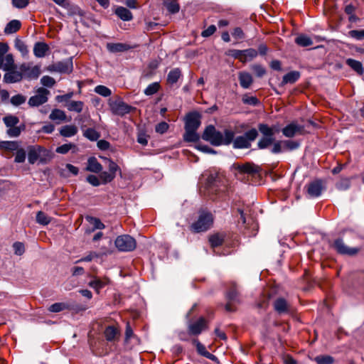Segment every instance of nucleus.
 <instances>
[{"mask_svg": "<svg viewBox=\"0 0 364 364\" xmlns=\"http://www.w3.org/2000/svg\"><path fill=\"white\" fill-rule=\"evenodd\" d=\"M235 133L230 129H225L223 133L216 129L215 126L210 124L205 127L201 136L202 139L213 146L229 145L232 143Z\"/></svg>", "mask_w": 364, "mask_h": 364, "instance_id": "nucleus-1", "label": "nucleus"}, {"mask_svg": "<svg viewBox=\"0 0 364 364\" xmlns=\"http://www.w3.org/2000/svg\"><path fill=\"white\" fill-rule=\"evenodd\" d=\"M200 125V115L197 112L188 113L185 118V134L183 139L188 142L199 141L200 136L196 132Z\"/></svg>", "mask_w": 364, "mask_h": 364, "instance_id": "nucleus-2", "label": "nucleus"}, {"mask_svg": "<svg viewBox=\"0 0 364 364\" xmlns=\"http://www.w3.org/2000/svg\"><path fill=\"white\" fill-rule=\"evenodd\" d=\"M206 189L213 200L220 198L228 191L227 180L218 175L210 174L206 180Z\"/></svg>", "mask_w": 364, "mask_h": 364, "instance_id": "nucleus-3", "label": "nucleus"}, {"mask_svg": "<svg viewBox=\"0 0 364 364\" xmlns=\"http://www.w3.org/2000/svg\"><path fill=\"white\" fill-rule=\"evenodd\" d=\"M213 222V215L207 211H201L198 220L191 225L193 232H201L208 230Z\"/></svg>", "mask_w": 364, "mask_h": 364, "instance_id": "nucleus-4", "label": "nucleus"}, {"mask_svg": "<svg viewBox=\"0 0 364 364\" xmlns=\"http://www.w3.org/2000/svg\"><path fill=\"white\" fill-rule=\"evenodd\" d=\"M232 168L237 171L235 173V175L237 178H239V175L242 174L254 176L256 174H259L262 171V168L253 162H246L244 164L235 163L232 164Z\"/></svg>", "mask_w": 364, "mask_h": 364, "instance_id": "nucleus-5", "label": "nucleus"}, {"mask_svg": "<svg viewBox=\"0 0 364 364\" xmlns=\"http://www.w3.org/2000/svg\"><path fill=\"white\" fill-rule=\"evenodd\" d=\"M225 299L227 303L225 305V309L228 312H234L236 311V308L234 304H240V293L237 290L235 283H232L230 287L225 294Z\"/></svg>", "mask_w": 364, "mask_h": 364, "instance_id": "nucleus-6", "label": "nucleus"}, {"mask_svg": "<svg viewBox=\"0 0 364 364\" xmlns=\"http://www.w3.org/2000/svg\"><path fill=\"white\" fill-rule=\"evenodd\" d=\"M117 250L120 252H132L136 249V240L129 235L118 236L114 241Z\"/></svg>", "mask_w": 364, "mask_h": 364, "instance_id": "nucleus-7", "label": "nucleus"}, {"mask_svg": "<svg viewBox=\"0 0 364 364\" xmlns=\"http://www.w3.org/2000/svg\"><path fill=\"white\" fill-rule=\"evenodd\" d=\"M330 246L338 254L341 255L354 256L360 250L359 247H350L347 246L341 237L336 238Z\"/></svg>", "mask_w": 364, "mask_h": 364, "instance_id": "nucleus-8", "label": "nucleus"}, {"mask_svg": "<svg viewBox=\"0 0 364 364\" xmlns=\"http://www.w3.org/2000/svg\"><path fill=\"white\" fill-rule=\"evenodd\" d=\"M37 94L29 98L28 104L30 107H38L47 102L48 100L49 90L44 87H40L37 90Z\"/></svg>", "mask_w": 364, "mask_h": 364, "instance_id": "nucleus-9", "label": "nucleus"}, {"mask_svg": "<svg viewBox=\"0 0 364 364\" xmlns=\"http://www.w3.org/2000/svg\"><path fill=\"white\" fill-rule=\"evenodd\" d=\"M208 328L206 320L200 317L196 322L191 323L188 326V333L191 336H198L203 330Z\"/></svg>", "mask_w": 364, "mask_h": 364, "instance_id": "nucleus-10", "label": "nucleus"}, {"mask_svg": "<svg viewBox=\"0 0 364 364\" xmlns=\"http://www.w3.org/2000/svg\"><path fill=\"white\" fill-rule=\"evenodd\" d=\"M272 305L274 311L279 315L289 314L291 311L290 304L283 297L277 298Z\"/></svg>", "mask_w": 364, "mask_h": 364, "instance_id": "nucleus-11", "label": "nucleus"}, {"mask_svg": "<svg viewBox=\"0 0 364 364\" xmlns=\"http://www.w3.org/2000/svg\"><path fill=\"white\" fill-rule=\"evenodd\" d=\"M48 70L63 73H70L73 70L72 59L70 58L65 61H60L54 63L48 67Z\"/></svg>", "mask_w": 364, "mask_h": 364, "instance_id": "nucleus-12", "label": "nucleus"}, {"mask_svg": "<svg viewBox=\"0 0 364 364\" xmlns=\"http://www.w3.org/2000/svg\"><path fill=\"white\" fill-rule=\"evenodd\" d=\"M110 106L112 113L119 116L129 113L133 109L132 106L123 101H115L112 102Z\"/></svg>", "mask_w": 364, "mask_h": 364, "instance_id": "nucleus-13", "label": "nucleus"}, {"mask_svg": "<svg viewBox=\"0 0 364 364\" xmlns=\"http://www.w3.org/2000/svg\"><path fill=\"white\" fill-rule=\"evenodd\" d=\"M20 70L23 75L29 79H36L41 74V69L38 65L30 67L24 63L20 66Z\"/></svg>", "mask_w": 364, "mask_h": 364, "instance_id": "nucleus-14", "label": "nucleus"}, {"mask_svg": "<svg viewBox=\"0 0 364 364\" xmlns=\"http://www.w3.org/2000/svg\"><path fill=\"white\" fill-rule=\"evenodd\" d=\"M304 127L296 123H290L282 129V134L288 138L294 137L297 134H301Z\"/></svg>", "mask_w": 364, "mask_h": 364, "instance_id": "nucleus-15", "label": "nucleus"}, {"mask_svg": "<svg viewBox=\"0 0 364 364\" xmlns=\"http://www.w3.org/2000/svg\"><path fill=\"white\" fill-rule=\"evenodd\" d=\"M323 187L321 180H316L309 183L307 193L312 198H316L321 196Z\"/></svg>", "mask_w": 364, "mask_h": 364, "instance_id": "nucleus-16", "label": "nucleus"}, {"mask_svg": "<svg viewBox=\"0 0 364 364\" xmlns=\"http://www.w3.org/2000/svg\"><path fill=\"white\" fill-rule=\"evenodd\" d=\"M106 48L109 53H117L127 51L135 46H131L127 43H107Z\"/></svg>", "mask_w": 364, "mask_h": 364, "instance_id": "nucleus-17", "label": "nucleus"}, {"mask_svg": "<svg viewBox=\"0 0 364 364\" xmlns=\"http://www.w3.org/2000/svg\"><path fill=\"white\" fill-rule=\"evenodd\" d=\"M44 149L40 146H28V160L29 164H34L39 159Z\"/></svg>", "mask_w": 364, "mask_h": 364, "instance_id": "nucleus-18", "label": "nucleus"}, {"mask_svg": "<svg viewBox=\"0 0 364 364\" xmlns=\"http://www.w3.org/2000/svg\"><path fill=\"white\" fill-rule=\"evenodd\" d=\"M8 72L4 75V81L6 83H14L20 82L23 78L21 72L16 70H7Z\"/></svg>", "mask_w": 364, "mask_h": 364, "instance_id": "nucleus-19", "label": "nucleus"}, {"mask_svg": "<svg viewBox=\"0 0 364 364\" xmlns=\"http://www.w3.org/2000/svg\"><path fill=\"white\" fill-rule=\"evenodd\" d=\"M103 169L102 164L95 156L90 157L87 160L86 171L95 173H100Z\"/></svg>", "mask_w": 364, "mask_h": 364, "instance_id": "nucleus-20", "label": "nucleus"}, {"mask_svg": "<svg viewBox=\"0 0 364 364\" xmlns=\"http://www.w3.org/2000/svg\"><path fill=\"white\" fill-rule=\"evenodd\" d=\"M238 80L240 86L244 89H248L253 82V78L251 74L245 71L238 73Z\"/></svg>", "mask_w": 364, "mask_h": 364, "instance_id": "nucleus-21", "label": "nucleus"}, {"mask_svg": "<svg viewBox=\"0 0 364 364\" xmlns=\"http://www.w3.org/2000/svg\"><path fill=\"white\" fill-rule=\"evenodd\" d=\"M49 50V46L44 42H36L33 46V54L37 58H43Z\"/></svg>", "mask_w": 364, "mask_h": 364, "instance_id": "nucleus-22", "label": "nucleus"}, {"mask_svg": "<svg viewBox=\"0 0 364 364\" xmlns=\"http://www.w3.org/2000/svg\"><path fill=\"white\" fill-rule=\"evenodd\" d=\"M300 72L296 70L291 71L283 76L280 85L284 86L289 83L294 84L300 78Z\"/></svg>", "mask_w": 364, "mask_h": 364, "instance_id": "nucleus-23", "label": "nucleus"}, {"mask_svg": "<svg viewBox=\"0 0 364 364\" xmlns=\"http://www.w3.org/2000/svg\"><path fill=\"white\" fill-rule=\"evenodd\" d=\"M182 73L180 68H176L171 70L167 75L166 81L168 85H173L176 84L181 77Z\"/></svg>", "mask_w": 364, "mask_h": 364, "instance_id": "nucleus-24", "label": "nucleus"}, {"mask_svg": "<svg viewBox=\"0 0 364 364\" xmlns=\"http://www.w3.org/2000/svg\"><path fill=\"white\" fill-rule=\"evenodd\" d=\"M225 238V234L224 233H215L209 237V242L212 247H217L223 245Z\"/></svg>", "mask_w": 364, "mask_h": 364, "instance_id": "nucleus-25", "label": "nucleus"}, {"mask_svg": "<svg viewBox=\"0 0 364 364\" xmlns=\"http://www.w3.org/2000/svg\"><path fill=\"white\" fill-rule=\"evenodd\" d=\"M232 143L235 149H249L251 147V144L247 141L243 135L238 136L235 139L233 138Z\"/></svg>", "mask_w": 364, "mask_h": 364, "instance_id": "nucleus-26", "label": "nucleus"}, {"mask_svg": "<svg viewBox=\"0 0 364 364\" xmlns=\"http://www.w3.org/2000/svg\"><path fill=\"white\" fill-rule=\"evenodd\" d=\"M116 15L123 21H131L133 18L132 12L127 8L119 6L115 10Z\"/></svg>", "mask_w": 364, "mask_h": 364, "instance_id": "nucleus-27", "label": "nucleus"}, {"mask_svg": "<svg viewBox=\"0 0 364 364\" xmlns=\"http://www.w3.org/2000/svg\"><path fill=\"white\" fill-rule=\"evenodd\" d=\"M21 23L20 21L11 20L6 24L4 31L6 34H12L17 32L21 28Z\"/></svg>", "mask_w": 364, "mask_h": 364, "instance_id": "nucleus-28", "label": "nucleus"}, {"mask_svg": "<svg viewBox=\"0 0 364 364\" xmlns=\"http://www.w3.org/2000/svg\"><path fill=\"white\" fill-rule=\"evenodd\" d=\"M20 146L19 142L16 141H0V149L13 151H16Z\"/></svg>", "mask_w": 364, "mask_h": 364, "instance_id": "nucleus-29", "label": "nucleus"}, {"mask_svg": "<svg viewBox=\"0 0 364 364\" xmlns=\"http://www.w3.org/2000/svg\"><path fill=\"white\" fill-rule=\"evenodd\" d=\"M109 282V279L105 278L101 279L100 278H95V279L90 281L89 282V285L94 288L97 291H99L101 289L105 287Z\"/></svg>", "mask_w": 364, "mask_h": 364, "instance_id": "nucleus-30", "label": "nucleus"}, {"mask_svg": "<svg viewBox=\"0 0 364 364\" xmlns=\"http://www.w3.org/2000/svg\"><path fill=\"white\" fill-rule=\"evenodd\" d=\"M346 65H348L351 69L355 71L358 74L362 75L363 73V68L361 62L352 59L348 58L346 60Z\"/></svg>", "mask_w": 364, "mask_h": 364, "instance_id": "nucleus-31", "label": "nucleus"}, {"mask_svg": "<svg viewBox=\"0 0 364 364\" xmlns=\"http://www.w3.org/2000/svg\"><path fill=\"white\" fill-rule=\"evenodd\" d=\"M119 333V331L113 326H107L104 332L105 336L107 341H115Z\"/></svg>", "mask_w": 364, "mask_h": 364, "instance_id": "nucleus-32", "label": "nucleus"}, {"mask_svg": "<svg viewBox=\"0 0 364 364\" xmlns=\"http://www.w3.org/2000/svg\"><path fill=\"white\" fill-rule=\"evenodd\" d=\"M77 132V128L75 125H65L62 127L60 134L64 137H71L75 136Z\"/></svg>", "mask_w": 364, "mask_h": 364, "instance_id": "nucleus-33", "label": "nucleus"}, {"mask_svg": "<svg viewBox=\"0 0 364 364\" xmlns=\"http://www.w3.org/2000/svg\"><path fill=\"white\" fill-rule=\"evenodd\" d=\"M242 53L243 55L242 59L241 58V62L243 63L253 60L258 55L257 50L254 48L242 50Z\"/></svg>", "mask_w": 364, "mask_h": 364, "instance_id": "nucleus-34", "label": "nucleus"}, {"mask_svg": "<svg viewBox=\"0 0 364 364\" xmlns=\"http://www.w3.org/2000/svg\"><path fill=\"white\" fill-rule=\"evenodd\" d=\"M258 129L262 134L263 136L274 137L275 134L274 128L269 127L267 124H259Z\"/></svg>", "mask_w": 364, "mask_h": 364, "instance_id": "nucleus-35", "label": "nucleus"}, {"mask_svg": "<svg viewBox=\"0 0 364 364\" xmlns=\"http://www.w3.org/2000/svg\"><path fill=\"white\" fill-rule=\"evenodd\" d=\"M295 43L302 47H307L313 44V41L306 35H299L295 38Z\"/></svg>", "mask_w": 364, "mask_h": 364, "instance_id": "nucleus-36", "label": "nucleus"}, {"mask_svg": "<svg viewBox=\"0 0 364 364\" xmlns=\"http://www.w3.org/2000/svg\"><path fill=\"white\" fill-rule=\"evenodd\" d=\"M83 102L82 101H70L66 105L69 111L80 113L83 109Z\"/></svg>", "mask_w": 364, "mask_h": 364, "instance_id": "nucleus-37", "label": "nucleus"}, {"mask_svg": "<svg viewBox=\"0 0 364 364\" xmlns=\"http://www.w3.org/2000/svg\"><path fill=\"white\" fill-rule=\"evenodd\" d=\"M49 118L53 121H64L66 119V114L63 110L54 109L50 114Z\"/></svg>", "mask_w": 364, "mask_h": 364, "instance_id": "nucleus-38", "label": "nucleus"}, {"mask_svg": "<svg viewBox=\"0 0 364 364\" xmlns=\"http://www.w3.org/2000/svg\"><path fill=\"white\" fill-rule=\"evenodd\" d=\"M3 122L6 127L9 128L11 127H15V125H17L19 122V119L16 116L9 114L3 118Z\"/></svg>", "mask_w": 364, "mask_h": 364, "instance_id": "nucleus-39", "label": "nucleus"}, {"mask_svg": "<svg viewBox=\"0 0 364 364\" xmlns=\"http://www.w3.org/2000/svg\"><path fill=\"white\" fill-rule=\"evenodd\" d=\"M69 305L63 302H58L50 305L48 311L53 313H58L63 310L68 309Z\"/></svg>", "mask_w": 364, "mask_h": 364, "instance_id": "nucleus-40", "label": "nucleus"}, {"mask_svg": "<svg viewBox=\"0 0 364 364\" xmlns=\"http://www.w3.org/2000/svg\"><path fill=\"white\" fill-rule=\"evenodd\" d=\"M84 136L90 141H97L100 137V134L98 132L92 128L87 129L83 134Z\"/></svg>", "mask_w": 364, "mask_h": 364, "instance_id": "nucleus-41", "label": "nucleus"}, {"mask_svg": "<svg viewBox=\"0 0 364 364\" xmlns=\"http://www.w3.org/2000/svg\"><path fill=\"white\" fill-rule=\"evenodd\" d=\"M274 137H262L257 142V147L259 149H267L269 146L273 144Z\"/></svg>", "mask_w": 364, "mask_h": 364, "instance_id": "nucleus-42", "label": "nucleus"}, {"mask_svg": "<svg viewBox=\"0 0 364 364\" xmlns=\"http://www.w3.org/2000/svg\"><path fill=\"white\" fill-rule=\"evenodd\" d=\"M14 43L15 48L22 54V55L25 56L28 55V47L22 40L16 38Z\"/></svg>", "mask_w": 364, "mask_h": 364, "instance_id": "nucleus-43", "label": "nucleus"}, {"mask_svg": "<svg viewBox=\"0 0 364 364\" xmlns=\"http://www.w3.org/2000/svg\"><path fill=\"white\" fill-rule=\"evenodd\" d=\"M51 218L44 212L38 211L36 214V222L38 224L46 225L50 223Z\"/></svg>", "mask_w": 364, "mask_h": 364, "instance_id": "nucleus-44", "label": "nucleus"}, {"mask_svg": "<svg viewBox=\"0 0 364 364\" xmlns=\"http://www.w3.org/2000/svg\"><path fill=\"white\" fill-rule=\"evenodd\" d=\"M160 87L161 86L159 82H153L147 86L144 90V93L147 96L153 95L159 90Z\"/></svg>", "mask_w": 364, "mask_h": 364, "instance_id": "nucleus-45", "label": "nucleus"}, {"mask_svg": "<svg viewBox=\"0 0 364 364\" xmlns=\"http://www.w3.org/2000/svg\"><path fill=\"white\" fill-rule=\"evenodd\" d=\"M317 364H333L334 359L332 356L328 355H320L314 358Z\"/></svg>", "mask_w": 364, "mask_h": 364, "instance_id": "nucleus-46", "label": "nucleus"}, {"mask_svg": "<svg viewBox=\"0 0 364 364\" xmlns=\"http://www.w3.org/2000/svg\"><path fill=\"white\" fill-rule=\"evenodd\" d=\"M350 178H342L336 183V187L339 191H346L350 187Z\"/></svg>", "mask_w": 364, "mask_h": 364, "instance_id": "nucleus-47", "label": "nucleus"}, {"mask_svg": "<svg viewBox=\"0 0 364 364\" xmlns=\"http://www.w3.org/2000/svg\"><path fill=\"white\" fill-rule=\"evenodd\" d=\"M99 178L101 184H107L112 182L114 179V176L107 171H101L99 173Z\"/></svg>", "mask_w": 364, "mask_h": 364, "instance_id": "nucleus-48", "label": "nucleus"}, {"mask_svg": "<svg viewBox=\"0 0 364 364\" xmlns=\"http://www.w3.org/2000/svg\"><path fill=\"white\" fill-rule=\"evenodd\" d=\"M95 92L102 97H109L112 95V91L109 88L105 85H97L95 88Z\"/></svg>", "mask_w": 364, "mask_h": 364, "instance_id": "nucleus-49", "label": "nucleus"}, {"mask_svg": "<svg viewBox=\"0 0 364 364\" xmlns=\"http://www.w3.org/2000/svg\"><path fill=\"white\" fill-rule=\"evenodd\" d=\"M251 70L255 73V75L258 77H262L267 73L266 69L259 64H254L251 65Z\"/></svg>", "mask_w": 364, "mask_h": 364, "instance_id": "nucleus-50", "label": "nucleus"}, {"mask_svg": "<svg viewBox=\"0 0 364 364\" xmlns=\"http://www.w3.org/2000/svg\"><path fill=\"white\" fill-rule=\"evenodd\" d=\"M243 136L247 141L251 144V142L254 141L258 136V131L255 128H252L251 129L245 132Z\"/></svg>", "mask_w": 364, "mask_h": 364, "instance_id": "nucleus-51", "label": "nucleus"}, {"mask_svg": "<svg viewBox=\"0 0 364 364\" xmlns=\"http://www.w3.org/2000/svg\"><path fill=\"white\" fill-rule=\"evenodd\" d=\"M26 100V96H24L21 94H18V95H16L11 97L10 102L14 106L17 107V106L21 105L22 104L25 103Z\"/></svg>", "mask_w": 364, "mask_h": 364, "instance_id": "nucleus-52", "label": "nucleus"}, {"mask_svg": "<svg viewBox=\"0 0 364 364\" xmlns=\"http://www.w3.org/2000/svg\"><path fill=\"white\" fill-rule=\"evenodd\" d=\"M165 6L166 7L168 12L171 14H176L179 11L180 6L176 1L173 0L169 2L165 3Z\"/></svg>", "mask_w": 364, "mask_h": 364, "instance_id": "nucleus-53", "label": "nucleus"}, {"mask_svg": "<svg viewBox=\"0 0 364 364\" xmlns=\"http://www.w3.org/2000/svg\"><path fill=\"white\" fill-rule=\"evenodd\" d=\"M348 36L357 41H361L364 39V29L361 30H350L348 33Z\"/></svg>", "mask_w": 364, "mask_h": 364, "instance_id": "nucleus-54", "label": "nucleus"}, {"mask_svg": "<svg viewBox=\"0 0 364 364\" xmlns=\"http://www.w3.org/2000/svg\"><path fill=\"white\" fill-rule=\"evenodd\" d=\"M76 148V145L72 143L65 144L56 148L58 154H66L70 149Z\"/></svg>", "mask_w": 364, "mask_h": 364, "instance_id": "nucleus-55", "label": "nucleus"}, {"mask_svg": "<svg viewBox=\"0 0 364 364\" xmlns=\"http://www.w3.org/2000/svg\"><path fill=\"white\" fill-rule=\"evenodd\" d=\"M87 220L90 223L93 225L95 230H102L105 229V225L101 222V220L95 217H87Z\"/></svg>", "mask_w": 364, "mask_h": 364, "instance_id": "nucleus-56", "label": "nucleus"}, {"mask_svg": "<svg viewBox=\"0 0 364 364\" xmlns=\"http://www.w3.org/2000/svg\"><path fill=\"white\" fill-rule=\"evenodd\" d=\"M4 61L5 63H4L2 68L4 70H9L14 68V60L13 55L11 54H6L4 57Z\"/></svg>", "mask_w": 364, "mask_h": 364, "instance_id": "nucleus-57", "label": "nucleus"}, {"mask_svg": "<svg viewBox=\"0 0 364 364\" xmlns=\"http://www.w3.org/2000/svg\"><path fill=\"white\" fill-rule=\"evenodd\" d=\"M107 160L108 161V172L112 173L114 177H116L117 172L119 171L121 173V169L119 166L114 161L110 159H107Z\"/></svg>", "mask_w": 364, "mask_h": 364, "instance_id": "nucleus-58", "label": "nucleus"}, {"mask_svg": "<svg viewBox=\"0 0 364 364\" xmlns=\"http://www.w3.org/2000/svg\"><path fill=\"white\" fill-rule=\"evenodd\" d=\"M242 101L245 105H250L252 106H256L259 104V101L256 97H250L247 95H244L242 96Z\"/></svg>", "mask_w": 364, "mask_h": 364, "instance_id": "nucleus-59", "label": "nucleus"}, {"mask_svg": "<svg viewBox=\"0 0 364 364\" xmlns=\"http://www.w3.org/2000/svg\"><path fill=\"white\" fill-rule=\"evenodd\" d=\"M26 153L22 148H18L16 150L14 161L16 163H23L26 160Z\"/></svg>", "mask_w": 364, "mask_h": 364, "instance_id": "nucleus-60", "label": "nucleus"}, {"mask_svg": "<svg viewBox=\"0 0 364 364\" xmlns=\"http://www.w3.org/2000/svg\"><path fill=\"white\" fill-rule=\"evenodd\" d=\"M14 254L18 256L22 255L25 252V246L21 242H16L13 244Z\"/></svg>", "mask_w": 364, "mask_h": 364, "instance_id": "nucleus-61", "label": "nucleus"}, {"mask_svg": "<svg viewBox=\"0 0 364 364\" xmlns=\"http://www.w3.org/2000/svg\"><path fill=\"white\" fill-rule=\"evenodd\" d=\"M41 82L45 87H52L55 84V80L50 76L45 75L41 79Z\"/></svg>", "mask_w": 364, "mask_h": 364, "instance_id": "nucleus-62", "label": "nucleus"}, {"mask_svg": "<svg viewBox=\"0 0 364 364\" xmlns=\"http://www.w3.org/2000/svg\"><path fill=\"white\" fill-rule=\"evenodd\" d=\"M193 343L196 346L198 354L205 356V354L208 353V350H206L205 346L203 345L198 339H193Z\"/></svg>", "mask_w": 364, "mask_h": 364, "instance_id": "nucleus-63", "label": "nucleus"}, {"mask_svg": "<svg viewBox=\"0 0 364 364\" xmlns=\"http://www.w3.org/2000/svg\"><path fill=\"white\" fill-rule=\"evenodd\" d=\"M169 128V125L166 122H161L157 124L155 127L156 132L163 134L167 132Z\"/></svg>", "mask_w": 364, "mask_h": 364, "instance_id": "nucleus-64", "label": "nucleus"}]
</instances>
